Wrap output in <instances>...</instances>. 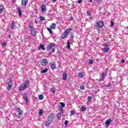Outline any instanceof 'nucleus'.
<instances>
[{"label": "nucleus", "mask_w": 128, "mask_h": 128, "mask_svg": "<svg viewBox=\"0 0 128 128\" xmlns=\"http://www.w3.org/2000/svg\"><path fill=\"white\" fill-rule=\"evenodd\" d=\"M54 114H51L48 116V120L46 122V126H50V124L52 122V120H54Z\"/></svg>", "instance_id": "1"}, {"label": "nucleus", "mask_w": 128, "mask_h": 128, "mask_svg": "<svg viewBox=\"0 0 128 128\" xmlns=\"http://www.w3.org/2000/svg\"><path fill=\"white\" fill-rule=\"evenodd\" d=\"M29 28L30 30V32H31V34L33 36H36V28H34L32 25H30Z\"/></svg>", "instance_id": "2"}, {"label": "nucleus", "mask_w": 128, "mask_h": 128, "mask_svg": "<svg viewBox=\"0 0 128 128\" xmlns=\"http://www.w3.org/2000/svg\"><path fill=\"white\" fill-rule=\"evenodd\" d=\"M108 74L102 72L101 74H100V78L98 79V82H104V78H106Z\"/></svg>", "instance_id": "3"}, {"label": "nucleus", "mask_w": 128, "mask_h": 128, "mask_svg": "<svg viewBox=\"0 0 128 128\" xmlns=\"http://www.w3.org/2000/svg\"><path fill=\"white\" fill-rule=\"evenodd\" d=\"M54 46H56V44L50 43V44L47 46V52H50V50L52 48H54Z\"/></svg>", "instance_id": "4"}, {"label": "nucleus", "mask_w": 128, "mask_h": 128, "mask_svg": "<svg viewBox=\"0 0 128 128\" xmlns=\"http://www.w3.org/2000/svg\"><path fill=\"white\" fill-rule=\"evenodd\" d=\"M12 79H10L7 87L8 90H12Z\"/></svg>", "instance_id": "5"}, {"label": "nucleus", "mask_w": 128, "mask_h": 128, "mask_svg": "<svg viewBox=\"0 0 128 128\" xmlns=\"http://www.w3.org/2000/svg\"><path fill=\"white\" fill-rule=\"evenodd\" d=\"M48 64V60L46 59H43L41 61V64H42L43 66H46Z\"/></svg>", "instance_id": "6"}, {"label": "nucleus", "mask_w": 128, "mask_h": 128, "mask_svg": "<svg viewBox=\"0 0 128 128\" xmlns=\"http://www.w3.org/2000/svg\"><path fill=\"white\" fill-rule=\"evenodd\" d=\"M96 24V26H98V28H102L104 26V23L102 21H97Z\"/></svg>", "instance_id": "7"}, {"label": "nucleus", "mask_w": 128, "mask_h": 128, "mask_svg": "<svg viewBox=\"0 0 128 128\" xmlns=\"http://www.w3.org/2000/svg\"><path fill=\"white\" fill-rule=\"evenodd\" d=\"M22 96H23L24 100H26V104H28V96H26V92L22 94Z\"/></svg>", "instance_id": "8"}, {"label": "nucleus", "mask_w": 128, "mask_h": 128, "mask_svg": "<svg viewBox=\"0 0 128 128\" xmlns=\"http://www.w3.org/2000/svg\"><path fill=\"white\" fill-rule=\"evenodd\" d=\"M28 88L26 86H25L24 84H22L19 87V90L22 91V90H26Z\"/></svg>", "instance_id": "9"}, {"label": "nucleus", "mask_w": 128, "mask_h": 128, "mask_svg": "<svg viewBox=\"0 0 128 128\" xmlns=\"http://www.w3.org/2000/svg\"><path fill=\"white\" fill-rule=\"evenodd\" d=\"M28 0H22V6H26Z\"/></svg>", "instance_id": "10"}, {"label": "nucleus", "mask_w": 128, "mask_h": 128, "mask_svg": "<svg viewBox=\"0 0 128 128\" xmlns=\"http://www.w3.org/2000/svg\"><path fill=\"white\" fill-rule=\"evenodd\" d=\"M112 122V119L107 120L105 123L106 126H110V122Z\"/></svg>", "instance_id": "11"}, {"label": "nucleus", "mask_w": 128, "mask_h": 128, "mask_svg": "<svg viewBox=\"0 0 128 128\" xmlns=\"http://www.w3.org/2000/svg\"><path fill=\"white\" fill-rule=\"evenodd\" d=\"M50 68H52V70H54L56 69V64H54V62H52L50 64Z\"/></svg>", "instance_id": "12"}, {"label": "nucleus", "mask_w": 128, "mask_h": 128, "mask_svg": "<svg viewBox=\"0 0 128 128\" xmlns=\"http://www.w3.org/2000/svg\"><path fill=\"white\" fill-rule=\"evenodd\" d=\"M68 80V74L66 72L63 73V80Z\"/></svg>", "instance_id": "13"}, {"label": "nucleus", "mask_w": 128, "mask_h": 128, "mask_svg": "<svg viewBox=\"0 0 128 128\" xmlns=\"http://www.w3.org/2000/svg\"><path fill=\"white\" fill-rule=\"evenodd\" d=\"M16 110L18 112L19 116H20V114H22V110H20V108H16Z\"/></svg>", "instance_id": "14"}, {"label": "nucleus", "mask_w": 128, "mask_h": 128, "mask_svg": "<svg viewBox=\"0 0 128 128\" xmlns=\"http://www.w3.org/2000/svg\"><path fill=\"white\" fill-rule=\"evenodd\" d=\"M62 114L61 112H58L57 114V118L58 120H62Z\"/></svg>", "instance_id": "15"}, {"label": "nucleus", "mask_w": 128, "mask_h": 128, "mask_svg": "<svg viewBox=\"0 0 128 128\" xmlns=\"http://www.w3.org/2000/svg\"><path fill=\"white\" fill-rule=\"evenodd\" d=\"M68 34H67L66 32V31L63 33V34L62 36V38H66V36H68Z\"/></svg>", "instance_id": "16"}, {"label": "nucleus", "mask_w": 128, "mask_h": 128, "mask_svg": "<svg viewBox=\"0 0 128 128\" xmlns=\"http://www.w3.org/2000/svg\"><path fill=\"white\" fill-rule=\"evenodd\" d=\"M41 8L42 12H45L46 10V6H42Z\"/></svg>", "instance_id": "17"}, {"label": "nucleus", "mask_w": 128, "mask_h": 128, "mask_svg": "<svg viewBox=\"0 0 128 128\" xmlns=\"http://www.w3.org/2000/svg\"><path fill=\"white\" fill-rule=\"evenodd\" d=\"M14 24H16V22L14 21H12L10 25V28L12 30H14Z\"/></svg>", "instance_id": "18"}, {"label": "nucleus", "mask_w": 128, "mask_h": 128, "mask_svg": "<svg viewBox=\"0 0 128 128\" xmlns=\"http://www.w3.org/2000/svg\"><path fill=\"white\" fill-rule=\"evenodd\" d=\"M30 82L29 81V80H27L24 82V84L25 86H27V88H28V86L30 85Z\"/></svg>", "instance_id": "19"}, {"label": "nucleus", "mask_w": 128, "mask_h": 128, "mask_svg": "<svg viewBox=\"0 0 128 128\" xmlns=\"http://www.w3.org/2000/svg\"><path fill=\"white\" fill-rule=\"evenodd\" d=\"M17 10H18V12L19 13L20 16V17L22 16V10H20V7L18 8Z\"/></svg>", "instance_id": "20"}, {"label": "nucleus", "mask_w": 128, "mask_h": 128, "mask_svg": "<svg viewBox=\"0 0 128 128\" xmlns=\"http://www.w3.org/2000/svg\"><path fill=\"white\" fill-rule=\"evenodd\" d=\"M108 50H110V48H108V47L105 48L103 49V52H108Z\"/></svg>", "instance_id": "21"}, {"label": "nucleus", "mask_w": 128, "mask_h": 128, "mask_svg": "<svg viewBox=\"0 0 128 128\" xmlns=\"http://www.w3.org/2000/svg\"><path fill=\"white\" fill-rule=\"evenodd\" d=\"M56 24L54 23L52 24L50 26V28H52V30H56Z\"/></svg>", "instance_id": "22"}, {"label": "nucleus", "mask_w": 128, "mask_h": 128, "mask_svg": "<svg viewBox=\"0 0 128 128\" xmlns=\"http://www.w3.org/2000/svg\"><path fill=\"white\" fill-rule=\"evenodd\" d=\"M2 12H4V6L0 4V14H2Z\"/></svg>", "instance_id": "23"}, {"label": "nucleus", "mask_w": 128, "mask_h": 128, "mask_svg": "<svg viewBox=\"0 0 128 128\" xmlns=\"http://www.w3.org/2000/svg\"><path fill=\"white\" fill-rule=\"evenodd\" d=\"M86 106H82L81 108V112H86Z\"/></svg>", "instance_id": "24"}, {"label": "nucleus", "mask_w": 128, "mask_h": 128, "mask_svg": "<svg viewBox=\"0 0 128 128\" xmlns=\"http://www.w3.org/2000/svg\"><path fill=\"white\" fill-rule=\"evenodd\" d=\"M39 100H44V94H41L39 96V98H38Z\"/></svg>", "instance_id": "25"}, {"label": "nucleus", "mask_w": 128, "mask_h": 128, "mask_svg": "<svg viewBox=\"0 0 128 128\" xmlns=\"http://www.w3.org/2000/svg\"><path fill=\"white\" fill-rule=\"evenodd\" d=\"M39 116H42V109H40L39 110Z\"/></svg>", "instance_id": "26"}, {"label": "nucleus", "mask_w": 128, "mask_h": 128, "mask_svg": "<svg viewBox=\"0 0 128 128\" xmlns=\"http://www.w3.org/2000/svg\"><path fill=\"white\" fill-rule=\"evenodd\" d=\"M70 32H72V28H69L65 31L68 34H70Z\"/></svg>", "instance_id": "27"}, {"label": "nucleus", "mask_w": 128, "mask_h": 128, "mask_svg": "<svg viewBox=\"0 0 128 128\" xmlns=\"http://www.w3.org/2000/svg\"><path fill=\"white\" fill-rule=\"evenodd\" d=\"M67 48H70V43L69 40H68L67 42Z\"/></svg>", "instance_id": "28"}, {"label": "nucleus", "mask_w": 128, "mask_h": 128, "mask_svg": "<svg viewBox=\"0 0 128 128\" xmlns=\"http://www.w3.org/2000/svg\"><path fill=\"white\" fill-rule=\"evenodd\" d=\"M40 48L42 50H46V48H44V44H40Z\"/></svg>", "instance_id": "29"}, {"label": "nucleus", "mask_w": 128, "mask_h": 128, "mask_svg": "<svg viewBox=\"0 0 128 128\" xmlns=\"http://www.w3.org/2000/svg\"><path fill=\"white\" fill-rule=\"evenodd\" d=\"M48 72V68H46L44 70H43L41 71V74H46Z\"/></svg>", "instance_id": "30"}, {"label": "nucleus", "mask_w": 128, "mask_h": 128, "mask_svg": "<svg viewBox=\"0 0 128 128\" xmlns=\"http://www.w3.org/2000/svg\"><path fill=\"white\" fill-rule=\"evenodd\" d=\"M47 30L48 31H49L50 34H52V28H47Z\"/></svg>", "instance_id": "31"}, {"label": "nucleus", "mask_w": 128, "mask_h": 128, "mask_svg": "<svg viewBox=\"0 0 128 128\" xmlns=\"http://www.w3.org/2000/svg\"><path fill=\"white\" fill-rule=\"evenodd\" d=\"M40 20H41L42 22V20H45L44 17L43 16H40Z\"/></svg>", "instance_id": "32"}, {"label": "nucleus", "mask_w": 128, "mask_h": 128, "mask_svg": "<svg viewBox=\"0 0 128 128\" xmlns=\"http://www.w3.org/2000/svg\"><path fill=\"white\" fill-rule=\"evenodd\" d=\"M70 116H74V110H71L70 111Z\"/></svg>", "instance_id": "33"}, {"label": "nucleus", "mask_w": 128, "mask_h": 128, "mask_svg": "<svg viewBox=\"0 0 128 128\" xmlns=\"http://www.w3.org/2000/svg\"><path fill=\"white\" fill-rule=\"evenodd\" d=\"M70 38H74V34L70 33Z\"/></svg>", "instance_id": "34"}, {"label": "nucleus", "mask_w": 128, "mask_h": 128, "mask_svg": "<svg viewBox=\"0 0 128 128\" xmlns=\"http://www.w3.org/2000/svg\"><path fill=\"white\" fill-rule=\"evenodd\" d=\"M60 104L62 108H64V106H66V104H64V103L60 102Z\"/></svg>", "instance_id": "35"}, {"label": "nucleus", "mask_w": 128, "mask_h": 128, "mask_svg": "<svg viewBox=\"0 0 128 128\" xmlns=\"http://www.w3.org/2000/svg\"><path fill=\"white\" fill-rule=\"evenodd\" d=\"M78 76L79 78H82L84 76V75L82 73L78 74Z\"/></svg>", "instance_id": "36"}, {"label": "nucleus", "mask_w": 128, "mask_h": 128, "mask_svg": "<svg viewBox=\"0 0 128 128\" xmlns=\"http://www.w3.org/2000/svg\"><path fill=\"white\" fill-rule=\"evenodd\" d=\"M80 89L82 90H84V86H80Z\"/></svg>", "instance_id": "37"}, {"label": "nucleus", "mask_w": 128, "mask_h": 128, "mask_svg": "<svg viewBox=\"0 0 128 128\" xmlns=\"http://www.w3.org/2000/svg\"><path fill=\"white\" fill-rule=\"evenodd\" d=\"M92 101V97L90 96H88V102H91Z\"/></svg>", "instance_id": "38"}, {"label": "nucleus", "mask_w": 128, "mask_h": 128, "mask_svg": "<svg viewBox=\"0 0 128 128\" xmlns=\"http://www.w3.org/2000/svg\"><path fill=\"white\" fill-rule=\"evenodd\" d=\"M114 22L112 21L110 22V26H114Z\"/></svg>", "instance_id": "39"}, {"label": "nucleus", "mask_w": 128, "mask_h": 128, "mask_svg": "<svg viewBox=\"0 0 128 128\" xmlns=\"http://www.w3.org/2000/svg\"><path fill=\"white\" fill-rule=\"evenodd\" d=\"M2 46H6V42H2Z\"/></svg>", "instance_id": "40"}, {"label": "nucleus", "mask_w": 128, "mask_h": 128, "mask_svg": "<svg viewBox=\"0 0 128 128\" xmlns=\"http://www.w3.org/2000/svg\"><path fill=\"white\" fill-rule=\"evenodd\" d=\"M93 63H94V62L92 61V60H90L89 61L90 64H92Z\"/></svg>", "instance_id": "41"}, {"label": "nucleus", "mask_w": 128, "mask_h": 128, "mask_svg": "<svg viewBox=\"0 0 128 128\" xmlns=\"http://www.w3.org/2000/svg\"><path fill=\"white\" fill-rule=\"evenodd\" d=\"M68 120H66L64 122V124L66 126H68Z\"/></svg>", "instance_id": "42"}, {"label": "nucleus", "mask_w": 128, "mask_h": 128, "mask_svg": "<svg viewBox=\"0 0 128 128\" xmlns=\"http://www.w3.org/2000/svg\"><path fill=\"white\" fill-rule=\"evenodd\" d=\"M51 92H52L54 93V92H56V90H54V88H52V90H51Z\"/></svg>", "instance_id": "43"}, {"label": "nucleus", "mask_w": 128, "mask_h": 128, "mask_svg": "<svg viewBox=\"0 0 128 128\" xmlns=\"http://www.w3.org/2000/svg\"><path fill=\"white\" fill-rule=\"evenodd\" d=\"M87 14L88 16H92V13H90V12L88 11Z\"/></svg>", "instance_id": "44"}, {"label": "nucleus", "mask_w": 128, "mask_h": 128, "mask_svg": "<svg viewBox=\"0 0 128 128\" xmlns=\"http://www.w3.org/2000/svg\"><path fill=\"white\" fill-rule=\"evenodd\" d=\"M104 48H108V45L106 44H104Z\"/></svg>", "instance_id": "45"}, {"label": "nucleus", "mask_w": 128, "mask_h": 128, "mask_svg": "<svg viewBox=\"0 0 128 128\" xmlns=\"http://www.w3.org/2000/svg\"><path fill=\"white\" fill-rule=\"evenodd\" d=\"M82 0H78V4H80L81 2H82Z\"/></svg>", "instance_id": "46"}, {"label": "nucleus", "mask_w": 128, "mask_h": 128, "mask_svg": "<svg viewBox=\"0 0 128 128\" xmlns=\"http://www.w3.org/2000/svg\"><path fill=\"white\" fill-rule=\"evenodd\" d=\"M55 51H56V49H54V48H52V52H54Z\"/></svg>", "instance_id": "47"}, {"label": "nucleus", "mask_w": 128, "mask_h": 128, "mask_svg": "<svg viewBox=\"0 0 128 128\" xmlns=\"http://www.w3.org/2000/svg\"><path fill=\"white\" fill-rule=\"evenodd\" d=\"M121 62H122V64H124V60L122 59L121 60Z\"/></svg>", "instance_id": "48"}, {"label": "nucleus", "mask_w": 128, "mask_h": 128, "mask_svg": "<svg viewBox=\"0 0 128 128\" xmlns=\"http://www.w3.org/2000/svg\"><path fill=\"white\" fill-rule=\"evenodd\" d=\"M60 110H61V114H64V111H62V108H60Z\"/></svg>", "instance_id": "49"}, {"label": "nucleus", "mask_w": 128, "mask_h": 128, "mask_svg": "<svg viewBox=\"0 0 128 128\" xmlns=\"http://www.w3.org/2000/svg\"><path fill=\"white\" fill-rule=\"evenodd\" d=\"M110 83H109L108 84V85H107V87L108 88H110Z\"/></svg>", "instance_id": "50"}, {"label": "nucleus", "mask_w": 128, "mask_h": 128, "mask_svg": "<svg viewBox=\"0 0 128 128\" xmlns=\"http://www.w3.org/2000/svg\"><path fill=\"white\" fill-rule=\"evenodd\" d=\"M53 2H56V0H52Z\"/></svg>", "instance_id": "51"}, {"label": "nucleus", "mask_w": 128, "mask_h": 128, "mask_svg": "<svg viewBox=\"0 0 128 128\" xmlns=\"http://www.w3.org/2000/svg\"><path fill=\"white\" fill-rule=\"evenodd\" d=\"M16 2V0H13L12 2Z\"/></svg>", "instance_id": "52"}, {"label": "nucleus", "mask_w": 128, "mask_h": 128, "mask_svg": "<svg viewBox=\"0 0 128 128\" xmlns=\"http://www.w3.org/2000/svg\"><path fill=\"white\" fill-rule=\"evenodd\" d=\"M90 2H92V0H90Z\"/></svg>", "instance_id": "53"}, {"label": "nucleus", "mask_w": 128, "mask_h": 128, "mask_svg": "<svg viewBox=\"0 0 128 128\" xmlns=\"http://www.w3.org/2000/svg\"><path fill=\"white\" fill-rule=\"evenodd\" d=\"M70 20H72V17H71V18H70Z\"/></svg>", "instance_id": "54"}, {"label": "nucleus", "mask_w": 128, "mask_h": 128, "mask_svg": "<svg viewBox=\"0 0 128 128\" xmlns=\"http://www.w3.org/2000/svg\"><path fill=\"white\" fill-rule=\"evenodd\" d=\"M98 2H100V0H96Z\"/></svg>", "instance_id": "55"}, {"label": "nucleus", "mask_w": 128, "mask_h": 128, "mask_svg": "<svg viewBox=\"0 0 128 128\" xmlns=\"http://www.w3.org/2000/svg\"><path fill=\"white\" fill-rule=\"evenodd\" d=\"M35 22H36V24H38V21H36V20Z\"/></svg>", "instance_id": "56"}, {"label": "nucleus", "mask_w": 128, "mask_h": 128, "mask_svg": "<svg viewBox=\"0 0 128 128\" xmlns=\"http://www.w3.org/2000/svg\"><path fill=\"white\" fill-rule=\"evenodd\" d=\"M11 37H12V36L10 35L8 36V38H11Z\"/></svg>", "instance_id": "57"}, {"label": "nucleus", "mask_w": 128, "mask_h": 128, "mask_svg": "<svg viewBox=\"0 0 128 128\" xmlns=\"http://www.w3.org/2000/svg\"><path fill=\"white\" fill-rule=\"evenodd\" d=\"M18 118H20V116H18Z\"/></svg>", "instance_id": "58"}, {"label": "nucleus", "mask_w": 128, "mask_h": 128, "mask_svg": "<svg viewBox=\"0 0 128 128\" xmlns=\"http://www.w3.org/2000/svg\"><path fill=\"white\" fill-rule=\"evenodd\" d=\"M58 54H60V52H58Z\"/></svg>", "instance_id": "59"}]
</instances>
